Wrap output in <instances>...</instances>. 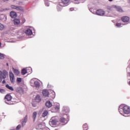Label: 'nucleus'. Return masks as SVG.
I'll return each instance as SVG.
<instances>
[{
    "mask_svg": "<svg viewBox=\"0 0 130 130\" xmlns=\"http://www.w3.org/2000/svg\"><path fill=\"white\" fill-rule=\"evenodd\" d=\"M123 108V109H122ZM121 109L123 110V111L125 114H129L130 113V109L129 107L127 106H123V105H121V106H119V111L120 113L121 114V112H120Z\"/></svg>",
    "mask_w": 130,
    "mask_h": 130,
    "instance_id": "f257e3e1",
    "label": "nucleus"
},
{
    "mask_svg": "<svg viewBox=\"0 0 130 130\" xmlns=\"http://www.w3.org/2000/svg\"><path fill=\"white\" fill-rule=\"evenodd\" d=\"M5 99L6 104H8L9 105H13V104H14V103L11 101L12 99H13V97L12 96V95H11V94H7L5 96Z\"/></svg>",
    "mask_w": 130,
    "mask_h": 130,
    "instance_id": "f03ea898",
    "label": "nucleus"
},
{
    "mask_svg": "<svg viewBox=\"0 0 130 130\" xmlns=\"http://www.w3.org/2000/svg\"><path fill=\"white\" fill-rule=\"evenodd\" d=\"M30 85L32 87H36V88H39L40 87V83L38 81H36L35 79H31L30 80Z\"/></svg>",
    "mask_w": 130,
    "mask_h": 130,
    "instance_id": "7ed1b4c3",
    "label": "nucleus"
},
{
    "mask_svg": "<svg viewBox=\"0 0 130 130\" xmlns=\"http://www.w3.org/2000/svg\"><path fill=\"white\" fill-rule=\"evenodd\" d=\"M49 124L51 126H55L57 124V119L52 117L49 121Z\"/></svg>",
    "mask_w": 130,
    "mask_h": 130,
    "instance_id": "20e7f679",
    "label": "nucleus"
},
{
    "mask_svg": "<svg viewBox=\"0 0 130 130\" xmlns=\"http://www.w3.org/2000/svg\"><path fill=\"white\" fill-rule=\"evenodd\" d=\"M8 75V72L4 70L3 72L0 71V83L3 81V79H6V77Z\"/></svg>",
    "mask_w": 130,
    "mask_h": 130,
    "instance_id": "39448f33",
    "label": "nucleus"
},
{
    "mask_svg": "<svg viewBox=\"0 0 130 130\" xmlns=\"http://www.w3.org/2000/svg\"><path fill=\"white\" fill-rule=\"evenodd\" d=\"M9 77L11 83H14V82H15V76L14 75V74H13V72H9Z\"/></svg>",
    "mask_w": 130,
    "mask_h": 130,
    "instance_id": "423d86ee",
    "label": "nucleus"
},
{
    "mask_svg": "<svg viewBox=\"0 0 130 130\" xmlns=\"http://www.w3.org/2000/svg\"><path fill=\"white\" fill-rule=\"evenodd\" d=\"M27 120H28V115H26L25 116V117L24 118V119H22V121L21 122L22 126H24V125H25V124L26 122H27Z\"/></svg>",
    "mask_w": 130,
    "mask_h": 130,
    "instance_id": "0eeeda50",
    "label": "nucleus"
},
{
    "mask_svg": "<svg viewBox=\"0 0 130 130\" xmlns=\"http://www.w3.org/2000/svg\"><path fill=\"white\" fill-rule=\"evenodd\" d=\"M11 8L15 9V10H17V11H22L23 10V8H22V7H17L14 5H12Z\"/></svg>",
    "mask_w": 130,
    "mask_h": 130,
    "instance_id": "6e6552de",
    "label": "nucleus"
},
{
    "mask_svg": "<svg viewBox=\"0 0 130 130\" xmlns=\"http://www.w3.org/2000/svg\"><path fill=\"white\" fill-rule=\"evenodd\" d=\"M42 94L44 97H48V95H49V92H48V90L46 89H44L42 91Z\"/></svg>",
    "mask_w": 130,
    "mask_h": 130,
    "instance_id": "1a4fd4ad",
    "label": "nucleus"
},
{
    "mask_svg": "<svg viewBox=\"0 0 130 130\" xmlns=\"http://www.w3.org/2000/svg\"><path fill=\"white\" fill-rule=\"evenodd\" d=\"M96 14L98 16H103L105 14V12L102 10H99L96 11Z\"/></svg>",
    "mask_w": 130,
    "mask_h": 130,
    "instance_id": "9d476101",
    "label": "nucleus"
},
{
    "mask_svg": "<svg viewBox=\"0 0 130 130\" xmlns=\"http://www.w3.org/2000/svg\"><path fill=\"white\" fill-rule=\"evenodd\" d=\"M121 20L122 22H124V23H127V22L129 21V17L128 16H123L122 17Z\"/></svg>",
    "mask_w": 130,
    "mask_h": 130,
    "instance_id": "9b49d317",
    "label": "nucleus"
},
{
    "mask_svg": "<svg viewBox=\"0 0 130 130\" xmlns=\"http://www.w3.org/2000/svg\"><path fill=\"white\" fill-rule=\"evenodd\" d=\"M12 71L15 76H19L20 75V71L18 69H15V68H12Z\"/></svg>",
    "mask_w": 130,
    "mask_h": 130,
    "instance_id": "f8f14e48",
    "label": "nucleus"
},
{
    "mask_svg": "<svg viewBox=\"0 0 130 130\" xmlns=\"http://www.w3.org/2000/svg\"><path fill=\"white\" fill-rule=\"evenodd\" d=\"M10 16L11 18H16L17 17V13L14 11H12L10 13Z\"/></svg>",
    "mask_w": 130,
    "mask_h": 130,
    "instance_id": "ddd939ff",
    "label": "nucleus"
},
{
    "mask_svg": "<svg viewBox=\"0 0 130 130\" xmlns=\"http://www.w3.org/2000/svg\"><path fill=\"white\" fill-rule=\"evenodd\" d=\"M59 121L61 123H63V124H66V123H67L66 122L67 121V120L64 117H61L59 119Z\"/></svg>",
    "mask_w": 130,
    "mask_h": 130,
    "instance_id": "4468645a",
    "label": "nucleus"
},
{
    "mask_svg": "<svg viewBox=\"0 0 130 130\" xmlns=\"http://www.w3.org/2000/svg\"><path fill=\"white\" fill-rule=\"evenodd\" d=\"M25 34H26V35H32L33 32H32V31L31 29H27L25 31Z\"/></svg>",
    "mask_w": 130,
    "mask_h": 130,
    "instance_id": "2eb2a0df",
    "label": "nucleus"
},
{
    "mask_svg": "<svg viewBox=\"0 0 130 130\" xmlns=\"http://www.w3.org/2000/svg\"><path fill=\"white\" fill-rule=\"evenodd\" d=\"M14 25H19L20 24V19H15L13 20Z\"/></svg>",
    "mask_w": 130,
    "mask_h": 130,
    "instance_id": "dca6fc26",
    "label": "nucleus"
},
{
    "mask_svg": "<svg viewBox=\"0 0 130 130\" xmlns=\"http://www.w3.org/2000/svg\"><path fill=\"white\" fill-rule=\"evenodd\" d=\"M35 100L36 102H38V103H39L40 101H41V98H40V95H37L35 98Z\"/></svg>",
    "mask_w": 130,
    "mask_h": 130,
    "instance_id": "f3484780",
    "label": "nucleus"
},
{
    "mask_svg": "<svg viewBox=\"0 0 130 130\" xmlns=\"http://www.w3.org/2000/svg\"><path fill=\"white\" fill-rule=\"evenodd\" d=\"M46 106L48 108H50L52 106V104L50 101H48L46 103Z\"/></svg>",
    "mask_w": 130,
    "mask_h": 130,
    "instance_id": "a211bd4d",
    "label": "nucleus"
},
{
    "mask_svg": "<svg viewBox=\"0 0 130 130\" xmlns=\"http://www.w3.org/2000/svg\"><path fill=\"white\" fill-rule=\"evenodd\" d=\"M61 2L62 3L61 4L66 6V5H68L70 3V0H61Z\"/></svg>",
    "mask_w": 130,
    "mask_h": 130,
    "instance_id": "6ab92c4d",
    "label": "nucleus"
},
{
    "mask_svg": "<svg viewBox=\"0 0 130 130\" xmlns=\"http://www.w3.org/2000/svg\"><path fill=\"white\" fill-rule=\"evenodd\" d=\"M116 10L117 12H119V13H123V10L121 9V7L119 6L116 7Z\"/></svg>",
    "mask_w": 130,
    "mask_h": 130,
    "instance_id": "aec40b11",
    "label": "nucleus"
},
{
    "mask_svg": "<svg viewBox=\"0 0 130 130\" xmlns=\"http://www.w3.org/2000/svg\"><path fill=\"white\" fill-rule=\"evenodd\" d=\"M6 88H7V89L11 90V91H14V88H13V87L10 86V85H9V84H7L6 85Z\"/></svg>",
    "mask_w": 130,
    "mask_h": 130,
    "instance_id": "412c9836",
    "label": "nucleus"
},
{
    "mask_svg": "<svg viewBox=\"0 0 130 130\" xmlns=\"http://www.w3.org/2000/svg\"><path fill=\"white\" fill-rule=\"evenodd\" d=\"M36 116H37V112H34V113H32V118H34V120H35Z\"/></svg>",
    "mask_w": 130,
    "mask_h": 130,
    "instance_id": "4be33fe9",
    "label": "nucleus"
},
{
    "mask_svg": "<svg viewBox=\"0 0 130 130\" xmlns=\"http://www.w3.org/2000/svg\"><path fill=\"white\" fill-rule=\"evenodd\" d=\"M47 114H48V112L47 111H44L42 114L43 117H45Z\"/></svg>",
    "mask_w": 130,
    "mask_h": 130,
    "instance_id": "5701e85b",
    "label": "nucleus"
},
{
    "mask_svg": "<svg viewBox=\"0 0 130 130\" xmlns=\"http://www.w3.org/2000/svg\"><path fill=\"white\" fill-rule=\"evenodd\" d=\"M21 74L22 75H26L27 74V70L25 69H23L21 71Z\"/></svg>",
    "mask_w": 130,
    "mask_h": 130,
    "instance_id": "b1692460",
    "label": "nucleus"
},
{
    "mask_svg": "<svg viewBox=\"0 0 130 130\" xmlns=\"http://www.w3.org/2000/svg\"><path fill=\"white\" fill-rule=\"evenodd\" d=\"M4 29H5V25L2 23H0V31L4 30Z\"/></svg>",
    "mask_w": 130,
    "mask_h": 130,
    "instance_id": "393cba45",
    "label": "nucleus"
},
{
    "mask_svg": "<svg viewBox=\"0 0 130 130\" xmlns=\"http://www.w3.org/2000/svg\"><path fill=\"white\" fill-rule=\"evenodd\" d=\"M55 110H59L60 107H59V105H56L54 107Z\"/></svg>",
    "mask_w": 130,
    "mask_h": 130,
    "instance_id": "a878e982",
    "label": "nucleus"
},
{
    "mask_svg": "<svg viewBox=\"0 0 130 130\" xmlns=\"http://www.w3.org/2000/svg\"><path fill=\"white\" fill-rule=\"evenodd\" d=\"M23 92H24V91L23 90V89H22V88H20V89L18 90V92L20 94L23 93Z\"/></svg>",
    "mask_w": 130,
    "mask_h": 130,
    "instance_id": "bb28decb",
    "label": "nucleus"
},
{
    "mask_svg": "<svg viewBox=\"0 0 130 130\" xmlns=\"http://www.w3.org/2000/svg\"><path fill=\"white\" fill-rule=\"evenodd\" d=\"M0 93L4 94V93H6V90L4 89L0 88Z\"/></svg>",
    "mask_w": 130,
    "mask_h": 130,
    "instance_id": "cd10ccee",
    "label": "nucleus"
},
{
    "mask_svg": "<svg viewBox=\"0 0 130 130\" xmlns=\"http://www.w3.org/2000/svg\"><path fill=\"white\" fill-rule=\"evenodd\" d=\"M17 82L18 83H21L22 82V79L21 78H17Z\"/></svg>",
    "mask_w": 130,
    "mask_h": 130,
    "instance_id": "c85d7f7f",
    "label": "nucleus"
},
{
    "mask_svg": "<svg viewBox=\"0 0 130 130\" xmlns=\"http://www.w3.org/2000/svg\"><path fill=\"white\" fill-rule=\"evenodd\" d=\"M87 127H88V126L87 125V124H84L83 125V128L84 130H87Z\"/></svg>",
    "mask_w": 130,
    "mask_h": 130,
    "instance_id": "c756f323",
    "label": "nucleus"
},
{
    "mask_svg": "<svg viewBox=\"0 0 130 130\" xmlns=\"http://www.w3.org/2000/svg\"><path fill=\"white\" fill-rule=\"evenodd\" d=\"M0 58L1 59H4L5 58V57L4 56V54H2L0 53Z\"/></svg>",
    "mask_w": 130,
    "mask_h": 130,
    "instance_id": "7c9ffc66",
    "label": "nucleus"
},
{
    "mask_svg": "<svg viewBox=\"0 0 130 130\" xmlns=\"http://www.w3.org/2000/svg\"><path fill=\"white\" fill-rule=\"evenodd\" d=\"M116 26L117 27H121V23H116Z\"/></svg>",
    "mask_w": 130,
    "mask_h": 130,
    "instance_id": "2f4dec72",
    "label": "nucleus"
},
{
    "mask_svg": "<svg viewBox=\"0 0 130 130\" xmlns=\"http://www.w3.org/2000/svg\"><path fill=\"white\" fill-rule=\"evenodd\" d=\"M21 128V125L19 124L17 127H16V129L19 130Z\"/></svg>",
    "mask_w": 130,
    "mask_h": 130,
    "instance_id": "473e14b6",
    "label": "nucleus"
},
{
    "mask_svg": "<svg viewBox=\"0 0 130 130\" xmlns=\"http://www.w3.org/2000/svg\"><path fill=\"white\" fill-rule=\"evenodd\" d=\"M5 83H6V80H3V84H5Z\"/></svg>",
    "mask_w": 130,
    "mask_h": 130,
    "instance_id": "72a5a7b5",
    "label": "nucleus"
},
{
    "mask_svg": "<svg viewBox=\"0 0 130 130\" xmlns=\"http://www.w3.org/2000/svg\"><path fill=\"white\" fill-rule=\"evenodd\" d=\"M6 64H7V67H9V63H7Z\"/></svg>",
    "mask_w": 130,
    "mask_h": 130,
    "instance_id": "f704fd0d",
    "label": "nucleus"
},
{
    "mask_svg": "<svg viewBox=\"0 0 130 130\" xmlns=\"http://www.w3.org/2000/svg\"><path fill=\"white\" fill-rule=\"evenodd\" d=\"M60 6H61V7H63V6L61 5V4H60Z\"/></svg>",
    "mask_w": 130,
    "mask_h": 130,
    "instance_id": "c9c22d12",
    "label": "nucleus"
},
{
    "mask_svg": "<svg viewBox=\"0 0 130 130\" xmlns=\"http://www.w3.org/2000/svg\"><path fill=\"white\" fill-rule=\"evenodd\" d=\"M113 0H109V2H112Z\"/></svg>",
    "mask_w": 130,
    "mask_h": 130,
    "instance_id": "e433bc0d",
    "label": "nucleus"
},
{
    "mask_svg": "<svg viewBox=\"0 0 130 130\" xmlns=\"http://www.w3.org/2000/svg\"><path fill=\"white\" fill-rule=\"evenodd\" d=\"M129 76L130 77V72L128 73Z\"/></svg>",
    "mask_w": 130,
    "mask_h": 130,
    "instance_id": "4c0bfd02",
    "label": "nucleus"
},
{
    "mask_svg": "<svg viewBox=\"0 0 130 130\" xmlns=\"http://www.w3.org/2000/svg\"><path fill=\"white\" fill-rule=\"evenodd\" d=\"M2 46V45L0 44V47Z\"/></svg>",
    "mask_w": 130,
    "mask_h": 130,
    "instance_id": "58836bf2",
    "label": "nucleus"
},
{
    "mask_svg": "<svg viewBox=\"0 0 130 130\" xmlns=\"http://www.w3.org/2000/svg\"><path fill=\"white\" fill-rule=\"evenodd\" d=\"M129 85H130V81L129 82Z\"/></svg>",
    "mask_w": 130,
    "mask_h": 130,
    "instance_id": "ea45409f",
    "label": "nucleus"
},
{
    "mask_svg": "<svg viewBox=\"0 0 130 130\" xmlns=\"http://www.w3.org/2000/svg\"><path fill=\"white\" fill-rule=\"evenodd\" d=\"M5 1H9V0H5Z\"/></svg>",
    "mask_w": 130,
    "mask_h": 130,
    "instance_id": "a19ab883",
    "label": "nucleus"
},
{
    "mask_svg": "<svg viewBox=\"0 0 130 130\" xmlns=\"http://www.w3.org/2000/svg\"><path fill=\"white\" fill-rule=\"evenodd\" d=\"M75 1H78V0H75Z\"/></svg>",
    "mask_w": 130,
    "mask_h": 130,
    "instance_id": "79ce46f5",
    "label": "nucleus"
}]
</instances>
